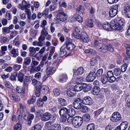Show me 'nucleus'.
<instances>
[{"label":"nucleus","mask_w":130,"mask_h":130,"mask_svg":"<svg viewBox=\"0 0 130 130\" xmlns=\"http://www.w3.org/2000/svg\"><path fill=\"white\" fill-rule=\"evenodd\" d=\"M61 128V127L60 124H54L52 129L53 130H60Z\"/></svg>","instance_id":"79ce46f5"},{"label":"nucleus","mask_w":130,"mask_h":130,"mask_svg":"<svg viewBox=\"0 0 130 130\" xmlns=\"http://www.w3.org/2000/svg\"><path fill=\"white\" fill-rule=\"evenodd\" d=\"M31 62V58L28 57L24 58V61L23 65V68L24 69L27 68V66L29 65Z\"/></svg>","instance_id":"2eb2a0df"},{"label":"nucleus","mask_w":130,"mask_h":130,"mask_svg":"<svg viewBox=\"0 0 130 130\" xmlns=\"http://www.w3.org/2000/svg\"><path fill=\"white\" fill-rule=\"evenodd\" d=\"M95 126L94 124L92 123L88 124L87 126V130H94Z\"/></svg>","instance_id":"58836bf2"},{"label":"nucleus","mask_w":130,"mask_h":130,"mask_svg":"<svg viewBox=\"0 0 130 130\" xmlns=\"http://www.w3.org/2000/svg\"><path fill=\"white\" fill-rule=\"evenodd\" d=\"M29 51L30 53L32 55L34 54L36 52L35 48L34 47H30L29 48Z\"/></svg>","instance_id":"4d7b16f0"},{"label":"nucleus","mask_w":130,"mask_h":130,"mask_svg":"<svg viewBox=\"0 0 130 130\" xmlns=\"http://www.w3.org/2000/svg\"><path fill=\"white\" fill-rule=\"evenodd\" d=\"M41 64L39 65L36 67L35 66H32L30 68V72L32 73H34L35 72L40 71L41 69Z\"/></svg>","instance_id":"4be33fe9"},{"label":"nucleus","mask_w":130,"mask_h":130,"mask_svg":"<svg viewBox=\"0 0 130 130\" xmlns=\"http://www.w3.org/2000/svg\"><path fill=\"white\" fill-rule=\"evenodd\" d=\"M53 93L56 96H58L60 95V92L59 89L58 88H55L53 89Z\"/></svg>","instance_id":"a19ab883"},{"label":"nucleus","mask_w":130,"mask_h":130,"mask_svg":"<svg viewBox=\"0 0 130 130\" xmlns=\"http://www.w3.org/2000/svg\"><path fill=\"white\" fill-rule=\"evenodd\" d=\"M37 104L39 107L42 106L44 104V102L42 98H39L38 99L37 101Z\"/></svg>","instance_id":"49530a36"},{"label":"nucleus","mask_w":130,"mask_h":130,"mask_svg":"<svg viewBox=\"0 0 130 130\" xmlns=\"http://www.w3.org/2000/svg\"><path fill=\"white\" fill-rule=\"evenodd\" d=\"M94 21L92 19H87L85 23L84 27L87 28L89 27L90 28L93 27Z\"/></svg>","instance_id":"9b49d317"},{"label":"nucleus","mask_w":130,"mask_h":130,"mask_svg":"<svg viewBox=\"0 0 130 130\" xmlns=\"http://www.w3.org/2000/svg\"><path fill=\"white\" fill-rule=\"evenodd\" d=\"M65 94L70 98H73L75 95V92L73 90L70 89L67 90Z\"/></svg>","instance_id":"5701e85b"},{"label":"nucleus","mask_w":130,"mask_h":130,"mask_svg":"<svg viewBox=\"0 0 130 130\" xmlns=\"http://www.w3.org/2000/svg\"><path fill=\"white\" fill-rule=\"evenodd\" d=\"M41 127L40 125L36 124L32 128L31 130H41Z\"/></svg>","instance_id":"6e6d98bb"},{"label":"nucleus","mask_w":130,"mask_h":130,"mask_svg":"<svg viewBox=\"0 0 130 130\" xmlns=\"http://www.w3.org/2000/svg\"><path fill=\"white\" fill-rule=\"evenodd\" d=\"M73 41L70 38H67L65 44L67 49L71 51L73 50L75 47V45L73 43Z\"/></svg>","instance_id":"423d86ee"},{"label":"nucleus","mask_w":130,"mask_h":130,"mask_svg":"<svg viewBox=\"0 0 130 130\" xmlns=\"http://www.w3.org/2000/svg\"><path fill=\"white\" fill-rule=\"evenodd\" d=\"M84 69L82 67L78 68L74 71V74L76 75H82L84 73Z\"/></svg>","instance_id":"412c9836"},{"label":"nucleus","mask_w":130,"mask_h":130,"mask_svg":"<svg viewBox=\"0 0 130 130\" xmlns=\"http://www.w3.org/2000/svg\"><path fill=\"white\" fill-rule=\"evenodd\" d=\"M69 116L73 117L74 116L76 113L74 109L72 108L71 111L69 110Z\"/></svg>","instance_id":"864d4df0"},{"label":"nucleus","mask_w":130,"mask_h":130,"mask_svg":"<svg viewBox=\"0 0 130 130\" xmlns=\"http://www.w3.org/2000/svg\"><path fill=\"white\" fill-rule=\"evenodd\" d=\"M22 128V125L20 122L19 121L15 124L13 127V130H21Z\"/></svg>","instance_id":"c9c22d12"},{"label":"nucleus","mask_w":130,"mask_h":130,"mask_svg":"<svg viewBox=\"0 0 130 130\" xmlns=\"http://www.w3.org/2000/svg\"><path fill=\"white\" fill-rule=\"evenodd\" d=\"M107 44H102L98 50L102 53H105L107 51Z\"/></svg>","instance_id":"393cba45"},{"label":"nucleus","mask_w":130,"mask_h":130,"mask_svg":"<svg viewBox=\"0 0 130 130\" xmlns=\"http://www.w3.org/2000/svg\"><path fill=\"white\" fill-rule=\"evenodd\" d=\"M100 90V88L99 87H93L91 93L94 95H97L99 93Z\"/></svg>","instance_id":"473e14b6"},{"label":"nucleus","mask_w":130,"mask_h":130,"mask_svg":"<svg viewBox=\"0 0 130 130\" xmlns=\"http://www.w3.org/2000/svg\"><path fill=\"white\" fill-rule=\"evenodd\" d=\"M128 65L126 63H125L123 64L121 67V71L122 72H125L127 70Z\"/></svg>","instance_id":"de8ad7c7"},{"label":"nucleus","mask_w":130,"mask_h":130,"mask_svg":"<svg viewBox=\"0 0 130 130\" xmlns=\"http://www.w3.org/2000/svg\"><path fill=\"white\" fill-rule=\"evenodd\" d=\"M111 24V22L110 24L107 22H105L103 24L102 26L104 29L107 31H110L111 30V29H113L112 26Z\"/></svg>","instance_id":"aec40b11"},{"label":"nucleus","mask_w":130,"mask_h":130,"mask_svg":"<svg viewBox=\"0 0 130 130\" xmlns=\"http://www.w3.org/2000/svg\"><path fill=\"white\" fill-rule=\"evenodd\" d=\"M10 53L13 55L12 57L15 58L19 55L18 49L14 48L10 52Z\"/></svg>","instance_id":"7c9ffc66"},{"label":"nucleus","mask_w":130,"mask_h":130,"mask_svg":"<svg viewBox=\"0 0 130 130\" xmlns=\"http://www.w3.org/2000/svg\"><path fill=\"white\" fill-rule=\"evenodd\" d=\"M41 35L46 37L48 34V33L46 30L45 27H44L41 32Z\"/></svg>","instance_id":"603ef678"},{"label":"nucleus","mask_w":130,"mask_h":130,"mask_svg":"<svg viewBox=\"0 0 130 130\" xmlns=\"http://www.w3.org/2000/svg\"><path fill=\"white\" fill-rule=\"evenodd\" d=\"M57 7V5L53 4L50 5L49 8L52 11L56 9Z\"/></svg>","instance_id":"0e129e2a"},{"label":"nucleus","mask_w":130,"mask_h":130,"mask_svg":"<svg viewBox=\"0 0 130 130\" xmlns=\"http://www.w3.org/2000/svg\"><path fill=\"white\" fill-rule=\"evenodd\" d=\"M27 2L23 0L22 2V4H19L18 5V7L20 8L22 10H23L24 9L26 8V5Z\"/></svg>","instance_id":"b1692460"},{"label":"nucleus","mask_w":130,"mask_h":130,"mask_svg":"<svg viewBox=\"0 0 130 130\" xmlns=\"http://www.w3.org/2000/svg\"><path fill=\"white\" fill-rule=\"evenodd\" d=\"M82 110L84 112H86L88 111V108L85 106L83 105L82 106Z\"/></svg>","instance_id":"69168bd1"},{"label":"nucleus","mask_w":130,"mask_h":130,"mask_svg":"<svg viewBox=\"0 0 130 130\" xmlns=\"http://www.w3.org/2000/svg\"><path fill=\"white\" fill-rule=\"evenodd\" d=\"M85 121L86 122L89 121L90 119V116L89 114L86 113L83 115Z\"/></svg>","instance_id":"37998d69"},{"label":"nucleus","mask_w":130,"mask_h":130,"mask_svg":"<svg viewBox=\"0 0 130 130\" xmlns=\"http://www.w3.org/2000/svg\"><path fill=\"white\" fill-rule=\"evenodd\" d=\"M128 123L126 121L123 122L119 125L121 130H125L128 126Z\"/></svg>","instance_id":"c756f323"},{"label":"nucleus","mask_w":130,"mask_h":130,"mask_svg":"<svg viewBox=\"0 0 130 130\" xmlns=\"http://www.w3.org/2000/svg\"><path fill=\"white\" fill-rule=\"evenodd\" d=\"M69 109L66 107L62 108L59 111V113L61 116H69Z\"/></svg>","instance_id":"4468645a"},{"label":"nucleus","mask_w":130,"mask_h":130,"mask_svg":"<svg viewBox=\"0 0 130 130\" xmlns=\"http://www.w3.org/2000/svg\"><path fill=\"white\" fill-rule=\"evenodd\" d=\"M107 51L112 52L114 51L113 47V46L111 44H107Z\"/></svg>","instance_id":"09e8293b"},{"label":"nucleus","mask_w":130,"mask_h":130,"mask_svg":"<svg viewBox=\"0 0 130 130\" xmlns=\"http://www.w3.org/2000/svg\"><path fill=\"white\" fill-rule=\"evenodd\" d=\"M16 75L18 77V80L21 82H23L24 79V74L21 72L19 73H17L16 74Z\"/></svg>","instance_id":"2f4dec72"},{"label":"nucleus","mask_w":130,"mask_h":130,"mask_svg":"<svg viewBox=\"0 0 130 130\" xmlns=\"http://www.w3.org/2000/svg\"><path fill=\"white\" fill-rule=\"evenodd\" d=\"M29 77L27 76H25L24 80H23V85L25 86L27 84L28 82H29Z\"/></svg>","instance_id":"052dcab7"},{"label":"nucleus","mask_w":130,"mask_h":130,"mask_svg":"<svg viewBox=\"0 0 130 130\" xmlns=\"http://www.w3.org/2000/svg\"><path fill=\"white\" fill-rule=\"evenodd\" d=\"M52 116V115L50 113L46 112L41 116V119L42 121H46L49 120Z\"/></svg>","instance_id":"dca6fc26"},{"label":"nucleus","mask_w":130,"mask_h":130,"mask_svg":"<svg viewBox=\"0 0 130 130\" xmlns=\"http://www.w3.org/2000/svg\"><path fill=\"white\" fill-rule=\"evenodd\" d=\"M113 73L115 75L118 76L121 74V71L120 68H116L114 69Z\"/></svg>","instance_id":"e433bc0d"},{"label":"nucleus","mask_w":130,"mask_h":130,"mask_svg":"<svg viewBox=\"0 0 130 130\" xmlns=\"http://www.w3.org/2000/svg\"><path fill=\"white\" fill-rule=\"evenodd\" d=\"M80 39H81L83 42L85 43H88L89 40L88 36L87 33L85 32H83L82 33V35H81V38Z\"/></svg>","instance_id":"a211bd4d"},{"label":"nucleus","mask_w":130,"mask_h":130,"mask_svg":"<svg viewBox=\"0 0 130 130\" xmlns=\"http://www.w3.org/2000/svg\"><path fill=\"white\" fill-rule=\"evenodd\" d=\"M68 79L67 74L63 73L61 74L59 77V81L60 82L64 83L66 82Z\"/></svg>","instance_id":"6ab92c4d"},{"label":"nucleus","mask_w":130,"mask_h":130,"mask_svg":"<svg viewBox=\"0 0 130 130\" xmlns=\"http://www.w3.org/2000/svg\"><path fill=\"white\" fill-rule=\"evenodd\" d=\"M126 53L127 55L129 56H130V45H128L126 48Z\"/></svg>","instance_id":"774afa93"},{"label":"nucleus","mask_w":130,"mask_h":130,"mask_svg":"<svg viewBox=\"0 0 130 130\" xmlns=\"http://www.w3.org/2000/svg\"><path fill=\"white\" fill-rule=\"evenodd\" d=\"M18 33L17 31H12L10 34V36L9 37L10 39H12L15 36V35H14V34H15L16 35H17Z\"/></svg>","instance_id":"e2e57ef3"},{"label":"nucleus","mask_w":130,"mask_h":130,"mask_svg":"<svg viewBox=\"0 0 130 130\" xmlns=\"http://www.w3.org/2000/svg\"><path fill=\"white\" fill-rule=\"evenodd\" d=\"M76 18V21L79 23H82L83 21V18L79 15H78Z\"/></svg>","instance_id":"338daca9"},{"label":"nucleus","mask_w":130,"mask_h":130,"mask_svg":"<svg viewBox=\"0 0 130 130\" xmlns=\"http://www.w3.org/2000/svg\"><path fill=\"white\" fill-rule=\"evenodd\" d=\"M6 18L8 20H10L12 18V16L10 14V12L8 11H7L6 14Z\"/></svg>","instance_id":"5fc2aeb1"},{"label":"nucleus","mask_w":130,"mask_h":130,"mask_svg":"<svg viewBox=\"0 0 130 130\" xmlns=\"http://www.w3.org/2000/svg\"><path fill=\"white\" fill-rule=\"evenodd\" d=\"M91 85L90 84H87L85 83H83V89L84 92L90 90L91 89Z\"/></svg>","instance_id":"a878e982"},{"label":"nucleus","mask_w":130,"mask_h":130,"mask_svg":"<svg viewBox=\"0 0 130 130\" xmlns=\"http://www.w3.org/2000/svg\"><path fill=\"white\" fill-rule=\"evenodd\" d=\"M25 11L26 13L28 16V18L29 19L30 17L31 13V12L29 9L27 8H25Z\"/></svg>","instance_id":"bf43d9fd"},{"label":"nucleus","mask_w":130,"mask_h":130,"mask_svg":"<svg viewBox=\"0 0 130 130\" xmlns=\"http://www.w3.org/2000/svg\"><path fill=\"white\" fill-rule=\"evenodd\" d=\"M84 51L86 53H90L91 54H93L95 52V50L91 49L85 50Z\"/></svg>","instance_id":"13d9d810"},{"label":"nucleus","mask_w":130,"mask_h":130,"mask_svg":"<svg viewBox=\"0 0 130 130\" xmlns=\"http://www.w3.org/2000/svg\"><path fill=\"white\" fill-rule=\"evenodd\" d=\"M103 72V69H99L97 71L96 74V76L98 78H99L102 75Z\"/></svg>","instance_id":"c03bdc74"},{"label":"nucleus","mask_w":130,"mask_h":130,"mask_svg":"<svg viewBox=\"0 0 130 130\" xmlns=\"http://www.w3.org/2000/svg\"><path fill=\"white\" fill-rule=\"evenodd\" d=\"M83 118L79 116H76L73 118L72 125L75 128H79L82 124L83 122Z\"/></svg>","instance_id":"7ed1b4c3"},{"label":"nucleus","mask_w":130,"mask_h":130,"mask_svg":"<svg viewBox=\"0 0 130 130\" xmlns=\"http://www.w3.org/2000/svg\"><path fill=\"white\" fill-rule=\"evenodd\" d=\"M82 32V29L79 27L76 26L75 28L74 32L72 34V36L74 38L80 39L81 38V35L80 33Z\"/></svg>","instance_id":"39448f33"},{"label":"nucleus","mask_w":130,"mask_h":130,"mask_svg":"<svg viewBox=\"0 0 130 130\" xmlns=\"http://www.w3.org/2000/svg\"><path fill=\"white\" fill-rule=\"evenodd\" d=\"M11 99L16 101H18L20 100V97L17 95L14 94L10 96Z\"/></svg>","instance_id":"ea45409f"},{"label":"nucleus","mask_w":130,"mask_h":130,"mask_svg":"<svg viewBox=\"0 0 130 130\" xmlns=\"http://www.w3.org/2000/svg\"><path fill=\"white\" fill-rule=\"evenodd\" d=\"M120 6L118 4H115L111 7L109 11V16L113 18L118 13L119 8Z\"/></svg>","instance_id":"20e7f679"},{"label":"nucleus","mask_w":130,"mask_h":130,"mask_svg":"<svg viewBox=\"0 0 130 130\" xmlns=\"http://www.w3.org/2000/svg\"><path fill=\"white\" fill-rule=\"evenodd\" d=\"M123 11L126 17L130 18V6H125L123 7Z\"/></svg>","instance_id":"f3484780"},{"label":"nucleus","mask_w":130,"mask_h":130,"mask_svg":"<svg viewBox=\"0 0 130 130\" xmlns=\"http://www.w3.org/2000/svg\"><path fill=\"white\" fill-rule=\"evenodd\" d=\"M102 44L101 42H99V41L96 40H94V46L97 50Z\"/></svg>","instance_id":"4c0bfd02"},{"label":"nucleus","mask_w":130,"mask_h":130,"mask_svg":"<svg viewBox=\"0 0 130 130\" xmlns=\"http://www.w3.org/2000/svg\"><path fill=\"white\" fill-rule=\"evenodd\" d=\"M101 81L103 84H105L108 82L110 83V81H109V79L107 77L106 74H104L101 77Z\"/></svg>","instance_id":"cd10ccee"},{"label":"nucleus","mask_w":130,"mask_h":130,"mask_svg":"<svg viewBox=\"0 0 130 130\" xmlns=\"http://www.w3.org/2000/svg\"><path fill=\"white\" fill-rule=\"evenodd\" d=\"M102 111V109H99L94 111L93 113L94 114L95 117L96 118H97L98 117L99 115H100Z\"/></svg>","instance_id":"a18cd8bd"},{"label":"nucleus","mask_w":130,"mask_h":130,"mask_svg":"<svg viewBox=\"0 0 130 130\" xmlns=\"http://www.w3.org/2000/svg\"><path fill=\"white\" fill-rule=\"evenodd\" d=\"M125 22V20L122 18H118L112 20L111 21V23L113 29L121 30L123 28Z\"/></svg>","instance_id":"f257e3e1"},{"label":"nucleus","mask_w":130,"mask_h":130,"mask_svg":"<svg viewBox=\"0 0 130 130\" xmlns=\"http://www.w3.org/2000/svg\"><path fill=\"white\" fill-rule=\"evenodd\" d=\"M56 68L55 67H50L47 68L46 70V74L49 75L52 74L54 72Z\"/></svg>","instance_id":"72a5a7b5"},{"label":"nucleus","mask_w":130,"mask_h":130,"mask_svg":"<svg viewBox=\"0 0 130 130\" xmlns=\"http://www.w3.org/2000/svg\"><path fill=\"white\" fill-rule=\"evenodd\" d=\"M82 100L81 99L78 98L75 99L73 103L74 107L77 109H80L82 106Z\"/></svg>","instance_id":"0eeeda50"},{"label":"nucleus","mask_w":130,"mask_h":130,"mask_svg":"<svg viewBox=\"0 0 130 130\" xmlns=\"http://www.w3.org/2000/svg\"><path fill=\"white\" fill-rule=\"evenodd\" d=\"M34 115L32 114L28 113L27 116L25 115L24 117V119L27 121V123L28 125H30L31 123V120L33 119L34 118Z\"/></svg>","instance_id":"ddd939ff"},{"label":"nucleus","mask_w":130,"mask_h":130,"mask_svg":"<svg viewBox=\"0 0 130 130\" xmlns=\"http://www.w3.org/2000/svg\"><path fill=\"white\" fill-rule=\"evenodd\" d=\"M114 75L113 72L111 70L108 71L106 75L110 81V83L113 82L116 80V77Z\"/></svg>","instance_id":"1a4fd4ad"},{"label":"nucleus","mask_w":130,"mask_h":130,"mask_svg":"<svg viewBox=\"0 0 130 130\" xmlns=\"http://www.w3.org/2000/svg\"><path fill=\"white\" fill-rule=\"evenodd\" d=\"M7 50V47L6 46H3L1 47V52L3 54H5V51Z\"/></svg>","instance_id":"680f3d73"},{"label":"nucleus","mask_w":130,"mask_h":130,"mask_svg":"<svg viewBox=\"0 0 130 130\" xmlns=\"http://www.w3.org/2000/svg\"><path fill=\"white\" fill-rule=\"evenodd\" d=\"M66 49H67V48L66 45L65 44H63L60 48V51L61 52L60 54L61 55L64 56L67 54V52Z\"/></svg>","instance_id":"c85d7f7f"},{"label":"nucleus","mask_w":130,"mask_h":130,"mask_svg":"<svg viewBox=\"0 0 130 130\" xmlns=\"http://www.w3.org/2000/svg\"><path fill=\"white\" fill-rule=\"evenodd\" d=\"M83 104L87 105H91L93 104V101L91 98L88 96L84 97L82 100Z\"/></svg>","instance_id":"9d476101"},{"label":"nucleus","mask_w":130,"mask_h":130,"mask_svg":"<svg viewBox=\"0 0 130 130\" xmlns=\"http://www.w3.org/2000/svg\"><path fill=\"white\" fill-rule=\"evenodd\" d=\"M83 83L77 84L74 87L75 91H79L83 89Z\"/></svg>","instance_id":"bb28decb"},{"label":"nucleus","mask_w":130,"mask_h":130,"mask_svg":"<svg viewBox=\"0 0 130 130\" xmlns=\"http://www.w3.org/2000/svg\"><path fill=\"white\" fill-rule=\"evenodd\" d=\"M56 15L57 21L59 23L63 22H66L68 18V16L66 13H64L63 11L61 10L58 11Z\"/></svg>","instance_id":"f03ea898"},{"label":"nucleus","mask_w":130,"mask_h":130,"mask_svg":"<svg viewBox=\"0 0 130 130\" xmlns=\"http://www.w3.org/2000/svg\"><path fill=\"white\" fill-rule=\"evenodd\" d=\"M96 73L94 72H92L90 73L86 77V79L88 82H92L95 78Z\"/></svg>","instance_id":"f8f14e48"},{"label":"nucleus","mask_w":130,"mask_h":130,"mask_svg":"<svg viewBox=\"0 0 130 130\" xmlns=\"http://www.w3.org/2000/svg\"><path fill=\"white\" fill-rule=\"evenodd\" d=\"M43 86L42 85L41 83L39 82L37 84L36 87V90L41 91Z\"/></svg>","instance_id":"3c124183"},{"label":"nucleus","mask_w":130,"mask_h":130,"mask_svg":"<svg viewBox=\"0 0 130 130\" xmlns=\"http://www.w3.org/2000/svg\"><path fill=\"white\" fill-rule=\"evenodd\" d=\"M58 101L59 103L62 106H64L67 104V101L63 98H58Z\"/></svg>","instance_id":"f704fd0d"},{"label":"nucleus","mask_w":130,"mask_h":130,"mask_svg":"<svg viewBox=\"0 0 130 130\" xmlns=\"http://www.w3.org/2000/svg\"><path fill=\"white\" fill-rule=\"evenodd\" d=\"M121 118L120 113L119 112H115L112 114L110 120L112 122H117L120 121Z\"/></svg>","instance_id":"6e6552de"},{"label":"nucleus","mask_w":130,"mask_h":130,"mask_svg":"<svg viewBox=\"0 0 130 130\" xmlns=\"http://www.w3.org/2000/svg\"><path fill=\"white\" fill-rule=\"evenodd\" d=\"M21 66L18 64H14L13 66V68L15 71H19L21 68Z\"/></svg>","instance_id":"8fccbe9b"}]
</instances>
